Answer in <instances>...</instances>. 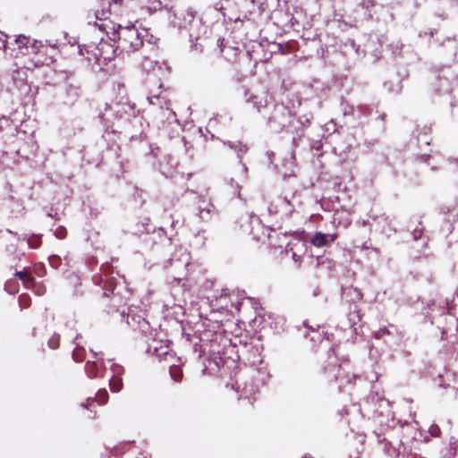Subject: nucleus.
<instances>
[{
  "label": "nucleus",
  "mask_w": 458,
  "mask_h": 458,
  "mask_svg": "<svg viewBox=\"0 0 458 458\" xmlns=\"http://www.w3.org/2000/svg\"><path fill=\"white\" fill-rule=\"evenodd\" d=\"M43 293H44V291H42V289H39V290L38 291V294H43Z\"/></svg>",
  "instance_id": "a878e982"
},
{
  "label": "nucleus",
  "mask_w": 458,
  "mask_h": 458,
  "mask_svg": "<svg viewBox=\"0 0 458 458\" xmlns=\"http://www.w3.org/2000/svg\"><path fill=\"white\" fill-rule=\"evenodd\" d=\"M92 353H93L94 358H96V359L98 358V355H99L98 352H92Z\"/></svg>",
  "instance_id": "4be33fe9"
},
{
  "label": "nucleus",
  "mask_w": 458,
  "mask_h": 458,
  "mask_svg": "<svg viewBox=\"0 0 458 458\" xmlns=\"http://www.w3.org/2000/svg\"><path fill=\"white\" fill-rule=\"evenodd\" d=\"M429 433L432 437H438L440 435V428L437 425H433L429 428Z\"/></svg>",
  "instance_id": "aec40b11"
},
{
  "label": "nucleus",
  "mask_w": 458,
  "mask_h": 458,
  "mask_svg": "<svg viewBox=\"0 0 458 458\" xmlns=\"http://www.w3.org/2000/svg\"><path fill=\"white\" fill-rule=\"evenodd\" d=\"M85 372L87 376L93 379L98 377H104L105 376L99 374V367L97 361L95 360H88L85 364Z\"/></svg>",
  "instance_id": "1a4fd4ad"
},
{
  "label": "nucleus",
  "mask_w": 458,
  "mask_h": 458,
  "mask_svg": "<svg viewBox=\"0 0 458 458\" xmlns=\"http://www.w3.org/2000/svg\"><path fill=\"white\" fill-rule=\"evenodd\" d=\"M391 335V332L388 330L386 327L379 328L377 331L375 332L374 336L377 339H380L384 337L385 335Z\"/></svg>",
  "instance_id": "dca6fc26"
},
{
  "label": "nucleus",
  "mask_w": 458,
  "mask_h": 458,
  "mask_svg": "<svg viewBox=\"0 0 458 458\" xmlns=\"http://www.w3.org/2000/svg\"><path fill=\"white\" fill-rule=\"evenodd\" d=\"M279 49H280L281 53L285 54L282 45H279Z\"/></svg>",
  "instance_id": "b1692460"
},
{
  "label": "nucleus",
  "mask_w": 458,
  "mask_h": 458,
  "mask_svg": "<svg viewBox=\"0 0 458 458\" xmlns=\"http://www.w3.org/2000/svg\"><path fill=\"white\" fill-rule=\"evenodd\" d=\"M337 235L323 233L320 232H317L310 240V243L317 247L322 248L327 246L330 242H334L336 240Z\"/></svg>",
  "instance_id": "0eeeda50"
},
{
  "label": "nucleus",
  "mask_w": 458,
  "mask_h": 458,
  "mask_svg": "<svg viewBox=\"0 0 458 458\" xmlns=\"http://www.w3.org/2000/svg\"><path fill=\"white\" fill-rule=\"evenodd\" d=\"M7 43H8V36L4 32L0 31V49L6 51L7 50Z\"/></svg>",
  "instance_id": "2eb2a0df"
},
{
  "label": "nucleus",
  "mask_w": 458,
  "mask_h": 458,
  "mask_svg": "<svg viewBox=\"0 0 458 458\" xmlns=\"http://www.w3.org/2000/svg\"><path fill=\"white\" fill-rule=\"evenodd\" d=\"M42 243L41 238L38 236H31L28 239V244L31 249H38Z\"/></svg>",
  "instance_id": "4468645a"
},
{
  "label": "nucleus",
  "mask_w": 458,
  "mask_h": 458,
  "mask_svg": "<svg viewBox=\"0 0 458 458\" xmlns=\"http://www.w3.org/2000/svg\"><path fill=\"white\" fill-rule=\"evenodd\" d=\"M108 6V11H96V18L105 20L107 14H112L115 18L127 19L128 22L138 21V12L140 9L139 0H112L111 2H103L102 6Z\"/></svg>",
  "instance_id": "f03ea898"
},
{
  "label": "nucleus",
  "mask_w": 458,
  "mask_h": 458,
  "mask_svg": "<svg viewBox=\"0 0 458 458\" xmlns=\"http://www.w3.org/2000/svg\"><path fill=\"white\" fill-rule=\"evenodd\" d=\"M244 400H245V401H247V402H248V403H250V404H252V403H253L250 401V398H249V397L244 398Z\"/></svg>",
  "instance_id": "5701e85b"
},
{
  "label": "nucleus",
  "mask_w": 458,
  "mask_h": 458,
  "mask_svg": "<svg viewBox=\"0 0 458 458\" xmlns=\"http://www.w3.org/2000/svg\"><path fill=\"white\" fill-rule=\"evenodd\" d=\"M15 276L22 281L25 288L32 290L34 287H36L37 282L35 278L31 276L28 269H24L23 271H17L15 273Z\"/></svg>",
  "instance_id": "6e6552de"
},
{
  "label": "nucleus",
  "mask_w": 458,
  "mask_h": 458,
  "mask_svg": "<svg viewBox=\"0 0 458 458\" xmlns=\"http://www.w3.org/2000/svg\"><path fill=\"white\" fill-rule=\"evenodd\" d=\"M85 358V350L82 347H76L72 352V359L76 362H81Z\"/></svg>",
  "instance_id": "ddd939ff"
},
{
  "label": "nucleus",
  "mask_w": 458,
  "mask_h": 458,
  "mask_svg": "<svg viewBox=\"0 0 458 458\" xmlns=\"http://www.w3.org/2000/svg\"><path fill=\"white\" fill-rule=\"evenodd\" d=\"M67 232L64 227H58L55 231V236L58 239H64L66 237Z\"/></svg>",
  "instance_id": "6ab92c4d"
},
{
  "label": "nucleus",
  "mask_w": 458,
  "mask_h": 458,
  "mask_svg": "<svg viewBox=\"0 0 458 458\" xmlns=\"http://www.w3.org/2000/svg\"><path fill=\"white\" fill-rule=\"evenodd\" d=\"M154 352H155L156 356L159 359V361H164V362L169 364V366L171 364L174 363L175 360H177L174 353L169 350H165L164 352H159V350L157 348H155Z\"/></svg>",
  "instance_id": "9d476101"
},
{
  "label": "nucleus",
  "mask_w": 458,
  "mask_h": 458,
  "mask_svg": "<svg viewBox=\"0 0 458 458\" xmlns=\"http://www.w3.org/2000/svg\"><path fill=\"white\" fill-rule=\"evenodd\" d=\"M146 31L140 30L131 22L123 25L118 23L114 25L112 31H107L108 38L113 41H117V47L122 51L131 53L139 50L144 42Z\"/></svg>",
  "instance_id": "f257e3e1"
},
{
  "label": "nucleus",
  "mask_w": 458,
  "mask_h": 458,
  "mask_svg": "<svg viewBox=\"0 0 458 458\" xmlns=\"http://www.w3.org/2000/svg\"><path fill=\"white\" fill-rule=\"evenodd\" d=\"M80 52H81V55H84L82 48H80Z\"/></svg>",
  "instance_id": "bb28decb"
},
{
  "label": "nucleus",
  "mask_w": 458,
  "mask_h": 458,
  "mask_svg": "<svg viewBox=\"0 0 458 458\" xmlns=\"http://www.w3.org/2000/svg\"><path fill=\"white\" fill-rule=\"evenodd\" d=\"M58 49L55 45H48L40 40L34 43L30 58L22 61L21 65L27 70L49 66L56 61Z\"/></svg>",
  "instance_id": "7ed1b4c3"
},
{
  "label": "nucleus",
  "mask_w": 458,
  "mask_h": 458,
  "mask_svg": "<svg viewBox=\"0 0 458 458\" xmlns=\"http://www.w3.org/2000/svg\"><path fill=\"white\" fill-rule=\"evenodd\" d=\"M43 293H44V291H42V289H39V290L38 291V294H43Z\"/></svg>",
  "instance_id": "393cba45"
},
{
  "label": "nucleus",
  "mask_w": 458,
  "mask_h": 458,
  "mask_svg": "<svg viewBox=\"0 0 458 458\" xmlns=\"http://www.w3.org/2000/svg\"><path fill=\"white\" fill-rule=\"evenodd\" d=\"M35 42H37V39H33L25 35H19L14 40L17 47L12 49V51L15 52L13 55L14 58L17 59L23 55H31Z\"/></svg>",
  "instance_id": "423d86ee"
},
{
  "label": "nucleus",
  "mask_w": 458,
  "mask_h": 458,
  "mask_svg": "<svg viewBox=\"0 0 458 458\" xmlns=\"http://www.w3.org/2000/svg\"><path fill=\"white\" fill-rule=\"evenodd\" d=\"M293 259L295 262H301V257L297 255L295 252H293Z\"/></svg>",
  "instance_id": "412c9836"
},
{
  "label": "nucleus",
  "mask_w": 458,
  "mask_h": 458,
  "mask_svg": "<svg viewBox=\"0 0 458 458\" xmlns=\"http://www.w3.org/2000/svg\"><path fill=\"white\" fill-rule=\"evenodd\" d=\"M109 398V394L106 389H100L98 391L95 401H97L99 404H105Z\"/></svg>",
  "instance_id": "f8f14e48"
},
{
  "label": "nucleus",
  "mask_w": 458,
  "mask_h": 458,
  "mask_svg": "<svg viewBox=\"0 0 458 458\" xmlns=\"http://www.w3.org/2000/svg\"><path fill=\"white\" fill-rule=\"evenodd\" d=\"M169 374L175 382H181L183 377L180 365L173 363L169 367Z\"/></svg>",
  "instance_id": "9b49d317"
},
{
  "label": "nucleus",
  "mask_w": 458,
  "mask_h": 458,
  "mask_svg": "<svg viewBox=\"0 0 458 458\" xmlns=\"http://www.w3.org/2000/svg\"><path fill=\"white\" fill-rule=\"evenodd\" d=\"M48 346L51 349H57L59 347V336L53 335L48 340Z\"/></svg>",
  "instance_id": "f3484780"
},
{
  "label": "nucleus",
  "mask_w": 458,
  "mask_h": 458,
  "mask_svg": "<svg viewBox=\"0 0 458 458\" xmlns=\"http://www.w3.org/2000/svg\"><path fill=\"white\" fill-rule=\"evenodd\" d=\"M103 370L109 369L113 375L109 380V387L112 392L117 393L123 388L122 375L124 373V369L120 364L116 363L114 360H106L102 362Z\"/></svg>",
  "instance_id": "20e7f679"
},
{
  "label": "nucleus",
  "mask_w": 458,
  "mask_h": 458,
  "mask_svg": "<svg viewBox=\"0 0 458 458\" xmlns=\"http://www.w3.org/2000/svg\"><path fill=\"white\" fill-rule=\"evenodd\" d=\"M89 47H94L95 51L92 56H87V59L91 62L100 64L101 61L111 60L114 57L115 50L112 45L106 41H101L98 46L92 45Z\"/></svg>",
  "instance_id": "39448f33"
},
{
  "label": "nucleus",
  "mask_w": 458,
  "mask_h": 458,
  "mask_svg": "<svg viewBox=\"0 0 458 458\" xmlns=\"http://www.w3.org/2000/svg\"><path fill=\"white\" fill-rule=\"evenodd\" d=\"M210 213H211V210L209 208L199 207V215L202 220L208 219Z\"/></svg>",
  "instance_id": "a211bd4d"
}]
</instances>
